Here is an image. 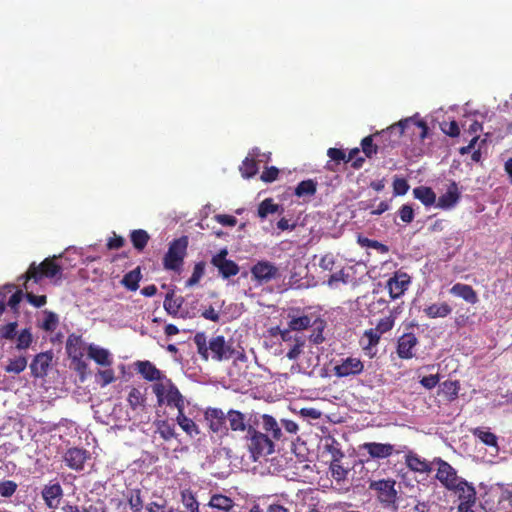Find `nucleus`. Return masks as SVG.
Here are the masks:
<instances>
[{
	"instance_id": "79ce46f5",
	"label": "nucleus",
	"mask_w": 512,
	"mask_h": 512,
	"mask_svg": "<svg viewBox=\"0 0 512 512\" xmlns=\"http://www.w3.org/2000/svg\"><path fill=\"white\" fill-rule=\"evenodd\" d=\"M361 148L367 158H372L378 152L380 153V148H378L377 141H375V133L362 139Z\"/></svg>"
},
{
	"instance_id": "8fccbe9b",
	"label": "nucleus",
	"mask_w": 512,
	"mask_h": 512,
	"mask_svg": "<svg viewBox=\"0 0 512 512\" xmlns=\"http://www.w3.org/2000/svg\"><path fill=\"white\" fill-rule=\"evenodd\" d=\"M32 342H33V335L31 333L30 329H28V328L23 329L17 337L16 349L17 350H26L27 348H29L31 346Z\"/></svg>"
},
{
	"instance_id": "13d9d810",
	"label": "nucleus",
	"mask_w": 512,
	"mask_h": 512,
	"mask_svg": "<svg viewBox=\"0 0 512 512\" xmlns=\"http://www.w3.org/2000/svg\"><path fill=\"white\" fill-rule=\"evenodd\" d=\"M17 322H10L0 327V337L7 340H12L16 336Z\"/></svg>"
},
{
	"instance_id": "2eb2a0df",
	"label": "nucleus",
	"mask_w": 512,
	"mask_h": 512,
	"mask_svg": "<svg viewBox=\"0 0 512 512\" xmlns=\"http://www.w3.org/2000/svg\"><path fill=\"white\" fill-rule=\"evenodd\" d=\"M53 360L52 351H45L34 356L30 363L31 375L34 378H43L47 375L48 369Z\"/></svg>"
},
{
	"instance_id": "864d4df0",
	"label": "nucleus",
	"mask_w": 512,
	"mask_h": 512,
	"mask_svg": "<svg viewBox=\"0 0 512 512\" xmlns=\"http://www.w3.org/2000/svg\"><path fill=\"white\" fill-rule=\"evenodd\" d=\"M18 484L12 480L0 481V496L9 498L17 491Z\"/></svg>"
},
{
	"instance_id": "423d86ee",
	"label": "nucleus",
	"mask_w": 512,
	"mask_h": 512,
	"mask_svg": "<svg viewBox=\"0 0 512 512\" xmlns=\"http://www.w3.org/2000/svg\"><path fill=\"white\" fill-rule=\"evenodd\" d=\"M396 480L392 478L373 480L369 483V489L375 492L378 502L387 509H398V491L395 488Z\"/></svg>"
},
{
	"instance_id": "0e129e2a",
	"label": "nucleus",
	"mask_w": 512,
	"mask_h": 512,
	"mask_svg": "<svg viewBox=\"0 0 512 512\" xmlns=\"http://www.w3.org/2000/svg\"><path fill=\"white\" fill-rule=\"evenodd\" d=\"M399 217L405 223H411L414 219V210L412 206L404 204L399 209Z\"/></svg>"
},
{
	"instance_id": "f03ea898",
	"label": "nucleus",
	"mask_w": 512,
	"mask_h": 512,
	"mask_svg": "<svg viewBox=\"0 0 512 512\" xmlns=\"http://www.w3.org/2000/svg\"><path fill=\"white\" fill-rule=\"evenodd\" d=\"M193 341L197 347L200 357L207 361L209 359V350L212 352V358L216 361L228 360L234 354V349L225 341V337L218 335L209 341L207 346V337L204 332L195 334Z\"/></svg>"
},
{
	"instance_id": "37998d69",
	"label": "nucleus",
	"mask_w": 512,
	"mask_h": 512,
	"mask_svg": "<svg viewBox=\"0 0 512 512\" xmlns=\"http://www.w3.org/2000/svg\"><path fill=\"white\" fill-rule=\"evenodd\" d=\"M181 502L188 511L199 512V503L190 489L181 492Z\"/></svg>"
},
{
	"instance_id": "774afa93",
	"label": "nucleus",
	"mask_w": 512,
	"mask_h": 512,
	"mask_svg": "<svg viewBox=\"0 0 512 512\" xmlns=\"http://www.w3.org/2000/svg\"><path fill=\"white\" fill-rule=\"evenodd\" d=\"M335 265V256L332 253L323 255L319 261V267L323 270L331 271Z\"/></svg>"
},
{
	"instance_id": "bf43d9fd",
	"label": "nucleus",
	"mask_w": 512,
	"mask_h": 512,
	"mask_svg": "<svg viewBox=\"0 0 512 512\" xmlns=\"http://www.w3.org/2000/svg\"><path fill=\"white\" fill-rule=\"evenodd\" d=\"M25 291L26 300L34 307L40 308L47 303V297L45 295H35L31 291H29V289Z\"/></svg>"
},
{
	"instance_id": "bb28decb",
	"label": "nucleus",
	"mask_w": 512,
	"mask_h": 512,
	"mask_svg": "<svg viewBox=\"0 0 512 512\" xmlns=\"http://www.w3.org/2000/svg\"><path fill=\"white\" fill-rule=\"evenodd\" d=\"M66 352L72 361L83 358V343L80 336H76L74 334L68 336L66 342Z\"/></svg>"
},
{
	"instance_id": "3c124183",
	"label": "nucleus",
	"mask_w": 512,
	"mask_h": 512,
	"mask_svg": "<svg viewBox=\"0 0 512 512\" xmlns=\"http://www.w3.org/2000/svg\"><path fill=\"white\" fill-rule=\"evenodd\" d=\"M205 273V262L200 261L195 264L191 277L187 280L186 286L192 287L199 283Z\"/></svg>"
},
{
	"instance_id": "7c9ffc66",
	"label": "nucleus",
	"mask_w": 512,
	"mask_h": 512,
	"mask_svg": "<svg viewBox=\"0 0 512 512\" xmlns=\"http://www.w3.org/2000/svg\"><path fill=\"white\" fill-rule=\"evenodd\" d=\"M424 313L429 318H444L451 314L452 308L446 303H434L427 306L424 310Z\"/></svg>"
},
{
	"instance_id": "c03bdc74",
	"label": "nucleus",
	"mask_w": 512,
	"mask_h": 512,
	"mask_svg": "<svg viewBox=\"0 0 512 512\" xmlns=\"http://www.w3.org/2000/svg\"><path fill=\"white\" fill-rule=\"evenodd\" d=\"M280 208V205L275 204L272 198H266L258 206V216L264 219L269 214L278 212Z\"/></svg>"
},
{
	"instance_id": "39448f33",
	"label": "nucleus",
	"mask_w": 512,
	"mask_h": 512,
	"mask_svg": "<svg viewBox=\"0 0 512 512\" xmlns=\"http://www.w3.org/2000/svg\"><path fill=\"white\" fill-rule=\"evenodd\" d=\"M188 237L181 236L169 243L168 250L163 256L162 265L167 271L180 273L187 255Z\"/></svg>"
},
{
	"instance_id": "cd10ccee",
	"label": "nucleus",
	"mask_w": 512,
	"mask_h": 512,
	"mask_svg": "<svg viewBox=\"0 0 512 512\" xmlns=\"http://www.w3.org/2000/svg\"><path fill=\"white\" fill-rule=\"evenodd\" d=\"M164 404L175 407L178 411L184 410V397L175 384L169 385V390L164 396Z\"/></svg>"
},
{
	"instance_id": "20e7f679",
	"label": "nucleus",
	"mask_w": 512,
	"mask_h": 512,
	"mask_svg": "<svg viewBox=\"0 0 512 512\" xmlns=\"http://www.w3.org/2000/svg\"><path fill=\"white\" fill-rule=\"evenodd\" d=\"M243 439L245 447L249 452V457L254 462L272 454L275 450L272 439L267 434L257 430L256 425L245 434Z\"/></svg>"
},
{
	"instance_id": "a211bd4d",
	"label": "nucleus",
	"mask_w": 512,
	"mask_h": 512,
	"mask_svg": "<svg viewBox=\"0 0 512 512\" xmlns=\"http://www.w3.org/2000/svg\"><path fill=\"white\" fill-rule=\"evenodd\" d=\"M455 486L456 487L450 489L449 491L454 492L458 496L460 504H475L476 490L471 483L461 478V480L458 481Z\"/></svg>"
},
{
	"instance_id": "4c0bfd02",
	"label": "nucleus",
	"mask_w": 512,
	"mask_h": 512,
	"mask_svg": "<svg viewBox=\"0 0 512 512\" xmlns=\"http://www.w3.org/2000/svg\"><path fill=\"white\" fill-rule=\"evenodd\" d=\"M130 240L133 247L137 251L142 252L150 240V235L146 230L136 229L131 231Z\"/></svg>"
},
{
	"instance_id": "b1692460",
	"label": "nucleus",
	"mask_w": 512,
	"mask_h": 512,
	"mask_svg": "<svg viewBox=\"0 0 512 512\" xmlns=\"http://www.w3.org/2000/svg\"><path fill=\"white\" fill-rule=\"evenodd\" d=\"M261 420L262 428L265 431V434H267L272 439V441H279L283 439L281 426L272 415L263 414L261 416Z\"/></svg>"
},
{
	"instance_id": "412c9836",
	"label": "nucleus",
	"mask_w": 512,
	"mask_h": 512,
	"mask_svg": "<svg viewBox=\"0 0 512 512\" xmlns=\"http://www.w3.org/2000/svg\"><path fill=\"white\" fill-rule=\"evenodd\" d=\"M260 156H261L260 149L255 147L251 150V152L249 153V156L246 157L242 161V164L239 169H240L241 175L244 178H251L258 173L259 168H258L256 158H258Z\"/></svg>"
},
{
	"instance_id": "603ef678",
	"label": "nucleus",
	"mask_w": 512,
	"mask_h": 512,
	"mask_svg": "<svg viewBox=\"0 0 512 512\" xmlns=\"http://www.w3.org/2000/svg\"><path fill=\"white\" fill-rule=\"evenodd\" d=\"M158 433L166 441L176 437L174 425L165 420L158 424Z\"/></svg>"
},
{
	"instance_id": "680f3d73",
	"label": "nucleus",
	"mask_w": 512,
	"mask_h": 512,
	"mask_svg": "<svg viewBox=\"0 0 512 512\" xmlns=\"http://www.w3.org/2000/svg\"><path fill=\"white\" fill-rule=\"evenodd\" d=\"M394 326V317L392 316H387V317H384V318H381L375 329L382 335L388 331H390Z\"/></svg>"
},
{
	"instance_id": "6e6d98bb",
	"label": "nucleus",
	"mask_w": 512,
	"mask_h": 512,
	"mask_svg": "<svg viewBox=\"0 0 512 512\" xmlns=\"http://www.w3.org/2000/svg\"><path fill=\"white\" fill-rule=\"evenodd\" d=\"M359 153V148H354L350 150L348 155H346L345 163L352 162L351 166L354 169H360L363 166L365 159L363 157H358Z\"/></svg>"
},
{
	"instance_id": "c9c22d12",
	"label": "nucleus",
	"mask_w": 512,
	"mask_h": 512,
	"mask_svg": "<svg viewBox=\"0 0 512 512\" xmlns=\"http://www.w3.org/2000/svg\"><path fill=\"white\" fill-rule=\"evenodd\" d=\"M183 302H184L183 297H181V296L175 297L174 292L172 291V292H168L166 294L163 306H164L165 311L169 315L175 317L179 313V310H180Z\"/></svg>"
},
{
	"instance_id": "aec40b11",
	"label": "nucleus",
	"mask_w": 512,
	"mask_h": 512,
	"mask_svg": "<svg viewBox=\"0 0 512 512\" xmlns=\"http://www.w3.org/2000/svg\"><path fill=\"white\" fill-rule=\"evenodd\" d=\"M461 193L456 182H452L447 191L442 194L436 203V207L447 210L453 208L460 200Z\"/></svg>"
},
{
	"instance_id": "a18cd8bd",
	"label": "nucleus",
	"mask_w": 512,
	"mask_h": 512,
	"mask_svg": "<svg viewBox=\"0 0 512 512\" xmlns=\"http://www.w3.org/2000/svg\"><path fill=\"white\" fill-rule=\"evenodd\" d=\"M27 367V358L25 356H19L14 359H9L8 364L5 366V372L20 374Z\"/></svg>"
},
{
	"instance_id": "c756f323",
	"label": "nucleus",
	"mask_w": 512,
	"mask_h": 512,
	"mask_svg": "<svg viewBox=\"0 0 512 512\" xmlns=\"http://www.w3.org/2000/svg\"><path fill=\"white\" fill-rule=\"evenodd\" d=\"M88 356L101 366H111L112 359L108 350L90 345L88 348Z\"/></svg>"
},
{
	"instance_id": "0eeeda50",
	"label": "nucleus",
	"mask_w": 512,
	"mask_h": 512,
	"mask_svg": "<svg viewBox=\"0 0 512 512\" xmlns=\"http://www.w3.org/2000/svg\"><path fill=\"white\" fill-rule=\"evenodd\" d=\"M204 419L207 422L209 430L218 437L223 438L229 435L227 427V413L220 408L209 407L204 412Z\"/></svg>"
},
{
	"instance_id": "c85d7f7f",
	"label": "nucleus",
	"mask_w": 512,
	"mask_h": 512,
	"mask_svg": "<svg viewBox=\"0 0 512 512\" xmlns=\"http://www.w3.org/2000/svg\"><path fill=\"white\" fill-rule=\"evenodd\" d=\"M460 386L458 381L446 380L439 386L438 395L446 402H452L458 397Z\"/></svg>"
},
{
	"instance_id": "473e14b6",
	"label": "nucleus",
	"mask_w": 512,
	"mask_h": 512,
	"mask_svg": "<svg viewBox=\"0 0 512 512\" xmlns=\"http://www.w3.org/2000/svg\"><path fill=\"white\" fill-rule=\"evenodd\" d=\"M141 279V268L138 266L123 276L121 284L129 291H136L139 288Z\"/></svg>"
},
{
	"instance_id": "6ab92c4d",
	"label": "nucleus",
	"mask_w": 512,
	"mask_h": 512,
	"mask_svg": "<svg viewBox=\"0 0 512 512\" xmlns=\"http://www.w3.org/2000/svg\"><path fill=\"white\" fill-rule=\"evenodd\" d=\"M41 494L47 507L54 509L57 508L60 504V500L63 496V489L61 485L56 482L53 484L45 485Z\"/></svg>"
},
{
	"instance_id": "4d7b16f0",
	"label": "nucleus",
	"mask_w": 512,
	"mask_h": 512,
	"mask_svg": "<svg viewBox=\"0 0 512 512\" xmlns=\"http://www.w3.org/2000/svg\"><path fill=\"white\" fill-rule=\"evenodd\" d=\"M363 338L367 339L368 341L367 345L364 346V349L366 350L376 346L379 343L381 334L375 328H371L364 332Z\"/></svg>"
},
{
	"instance_id": "4be33fe9",
	"label": "nucleus",
	"mask_w": 512,
	"mask_h": 512,
	"mask_svg": "<svg viewBox=\"0 0 512 512\" xmlns=\"http://www.w3.org/2000/svg\"><path fill=\"white\" fill-rule=\"evenodd\" d=\"M405 464L413 472L430 473L432 471L431 463L426 459L420 458L411 450L405 455Z\"/></svg>"
},
{
	"instance_id": "4468645a",
	"label": "nucleus",
	"mask_w": 512,
	"mask_h": 512,
	"mask_svg": "<svg viewBox=\"0 0 512 512\" xmlns=\"http://www.w3.org/2000/svg\"><path fill=\"white\" fill-rule=\"evenodd\" d=\"M411 283V277L403 271H396L387 281V288L392 299L401 297L408 289Z\"/></svg>"
},
{
	"instance_id": "58836bf2",
	"label": "nucleus",
	"mask_w": 512,
	"mask_h": 512,
	"mask_svg": "<svg viewBox=\"0 0 512 512\" xmlns=\"http://www.w3.org/2000/svg\"><path fill=\"white\" fill-rule=\"evenodd\" d=\"M176 421L182 430L185 431L188 435L194 436L200 433L197 424L184 414V410L178 411Z\"/></svg>"
},
{
	"instance_id": "2f4dec72",
	"label": "nucleus",
	"mask_w": 512,
	"mask_h": 512,
	"mask_svg": "<svg viewBox=\"0 0 512 512\" xmlns=\"http://www.w3.org/2000/svg\"><path fill=\"white\" fill-rule=\"evenodd\" d=\"M413 195L426 207L434 205L436 202V194L430 187L419 186L413 189Z\"/></svg>"
},
{
	"instance_id": "49530a36",
	"label": "nucleus",
	"mask_w": 512,
	"mask_h": 512,
	"mask_svg": "<svg viewBox=\"0 0 512 512\" xmlns=\"http://www.w3.org/2000/svg\"><path fill=\"white\" fill-rule=\"evenodd\" d=\"M329 468L331 476L336 482L344 481L349 473V470L344 468L337 459L331 461Z\"/></svg>"
},
{
	"instance_id": "7ed1b4c3",
	"label": "nucleus",
	"mask_w": 512,
	"mask_h": 512,
	"mask_svg": "<svg viewBox=\"0 0 512 512\" xmlns=\"http://www.w3.org/2000/svg\"><path fill=\"white\" fill-rule=\"evenodd\" d=\"M56 257H48L44 259L40 264L32 262L23 275L18 280H23V287L25 290L30 289V282L39 283L43 278H54L61 276L62 267L55 262Z\"/></svg>"
},
{
	"instance_id": "a878e982",
	"label": "nucleus",
	"mask_w": 512,
	"mask_h": 512,
	"mask_svg": "<svg viewBox=\"0 0 512 512\" xmlns=\"http://www.w3.org/2000/svg\"><path fill=\"white\" fill-rule=\"evenodd\" d=\"M127 402L133 411H144L146 407V389L142 391L140 388H130L127 396Z\"/></svg>"
},
{
	"instance_id": "ea45409f",
	"label": "nucleus",
	"mask_w": 512,
	"mask_h": 512,
	"mask_svg": "<svg viewBox=\"0 0 512 512\" xmlns=\"http://www.w3.org/2000/svg\"><path fill=\"white\" fill-rule=\"evenodd\" d=\"M126 499L132 512H142L144 502L142 499L140 489L136 488L128 490L126 494Z\"/></svg>"
},
{
	"instance_id": "69168bd1",
	"label": "nucleus",
	"mask_w": 512,
	"mask_h": 512,
	"mask_svg": "<svg viewBox=\"0 0 512 512\" xmlns=\"http://www.w3.org/2000/svg\"><path fill=\"white\" fill-rule=\"evenodd\" d=\"M409 190L408 182L404 178H396L393 181V191L395 195H404Z\"/></svg>"
},
{
	"instance_id": "6e6552de",
	"label": "nucleus",
	"mask_w": 512,
	"mask_h": 512,
	"mask_svg": "<svg viewBox=\"0 0 512 512\" xmlns=\"http://www.w3.org/2000/svg\"><path fill=\"white\" fill-rule=\"evenodd\" d=\"M434 464L438 466L435 478L445 487L447 490L456 487V483L461 480L458 476L456 469L442 458H435Z\"/></svg>"
},
{
	"instance_id": "338daca9",
	"label": "nucleus",
	"mask_w": 512,
	"mask_h": 512,
	"mask_svg": "<svg viewBox=\"0 0 512 512\" xmlns=\"http://www.w3.org/2000/svg\"><path fill=\"white\" fill-rule=\"evenodd\" d=\"M440 381L439 374H431L428 376H424L420 379V384L425 387L426 389L430 390L435 388Z\"/></svg>"
},
{
	"instance_id": "5fc2aeb1",
	"label": "nucleus",
	"mask_w": 512,
	"mask_h": 512,
	"mask_svg": "<svg viewBox=\"0 0 512 512\" xmlns=\"http://www.w3.org/2000/svg\"><path fill=\"white\" fill-rule=\"evenodd\" d=\"M358 242L362 247L373 248L381 253L388 252V247L377 240H372L366 237H359Z\"/></svg>"
},
{
	"instance_id": "f704fd0d",
	"label": "nucleus",
	"mask_w": 512,
	"mask_h": 512,
	"mask_svg": "<svg viewBox=\"0 0 512 512\" xmlns=\"http://www.w3.org/2000/svg\"><path fill=\"white\" fill-rule=\"evenodd\" d=\"M471 433L474 437L478 438L483 444L495 447L498 450V437L490 432L489 430H486L483 427H476L471 430Z\"/></svg>"
},
{
	"instance_id": "f257e3e1",
	"label": "nucleus",
	"mask_w": 512,
	"mask_h": 512,
	"mask_svg": "<svg viewBox=\"0 0 512 512\" xmlns=\"http://www.w3.org/2000/svg\"><path fill=\"white\" fill-rule=\"evenodd\" d=\"M405 133L417 136L420 141H423L429 134V127L424 120L410 117L389 126L387 129L376 132L375 141H377V146L380 148V153L383 155L389 154L400 144L401 137Z\"/></svg>"
},
{
	"instance_id": "e433bc0d",
	"label": "nucleus",
	"mask_w": 512,
	"mask_h": 512,
	"mask_svg": "<svg viewBox=\"0 0 512 512\" xmlns=\"http://www.w3.org/2000/svg\"><path fill=\"white\" fill-rule=\"evenodd\" d=\"M317 185V182L313 179L303 180L296 186L294 194L298 198L312 197L316 194Z\"/></svg>"
},
{
	"instance_id": "9d476101",
	"label": "nucleus",
	"mask_w": 512,
	"mask_h": 512,
	"mask_svg": "<svg viewBox=\"0 0 512 512\" xmlns=\"http://www.w3.org/2000/svg\"><path fill=\"white\" fill-rule=\"evenodd\" d=\"M227 255L228 250L223 248L211 258V264L218 269V273L223 279H229L240 271L239 265L233 260L227 259Z\"/></svg>"
},
{
	"instance_id": "a19ab883",
	"label": "nucleus",
	"mask_w": 512,
	"mask_h": 512,
	"mask_svg": "<svg viewBox=\"0 0 512 512\" xmlns=\"http://www.w3.org/2000/svg\"><path fill=\"white\" fill-rule=\"evenodd\" d=\"M171 379L167 378L165 375H163V379L159 380V382H156L153 386V392L156 395L157 403L159 406L164 405V396L169 390V385H173Z\"/></svg>"
},
{
	"instance_id": "e2e57ef3",
	"label": "nucleus",
	"mask_w": 512,
	"mask_h": 512,
	"mask_svg": "<svg viewBox=\"0 0 512 512\" xmlns=\"http://www.w3.org/2000/svg\"><path fill=\"white\" fill-rule=\"evenodd\" d=\"M279 169L275 166L266 167L262 172L260 179L265 183H271L278 178Z\"/></svg>"
},
{
	"instance_id": "393cba45",
	"label": "nucleus",
	"mask_w": 512,
	"mask_h": 512,
	"mask_svg": "<svg viewBox=\"0 0 512 512\" xmlns=\"http://www.w3.org/2000/svg\"><path fill=\"white\" fill-rule=\"evenodd\" d=\"M136 369L147 381H159L163 379V373L150 361H138Z\"/></svg>"
},
{
	"instance_id": "5701e85b",
	"label": "nucleus",
	"mask_w": 512,
	"mask_h": 512,
	"mask_svg": "<svg viewBox=\"0 0 512 512\" xmlns=\"http://www.w3.org/2000/svg\"><path fill=\"white\" fill-rule=\"evenodd\" d=\"M450 293L472 305L479 301L477 292L468 284L456 283L450 288Z\"/></svg>"
},
{
	"instance_id": "09e8293b",
	"label": "nucleus",
	"mask_w": 512,
	"mask_h": 512,
	"mask_svg": "<svg viewBox=\"0 0 512 512\" xmlns=\"http://www.w3.org/2000/svg\"><path fill=\"white\" fill-rule=\"evenodd\" d=\"M44 314L45 318L40 327L46 332L55 331L59 323L57 314L52 311H45Z\"/></svg>"
},
{
	"instance_id": "9b49d317",
	"label": "nucleus",
	"mask_w": 512,
	"mask_h": 512,
	"mask_svg": "<svg viewBox=\"0 0 512 512\" xmlns=\"http://www.w3.org/2000/svg\"><path fill=\"white\" fill-rule=\"evenodd\" d=\"M227 427L229 431L233 433H245L247 434L250 429L258 424V421H251V418L247 419L246 415L239 410L229 409L227 411Z\"/></svg>"
},
{
	"instance_id": "de8ad7c7",
	"label": "nucleus",
	"mask_w": 512,
	"mask_h": 512,
	"mask_svg": "<svg viewBox=\"0 0 512 512\" xmlns=\"http://www.w3.org/2000/svg\"><path fill=\"white\" fill-rule=\"evenodd\" d=\"M311 326V318L307 315L292 317L288 322V327L292 331H301Z\"/></svg>"
},
{
	"instance_id": "1a4fd4ad",
	"label": "nucleus",
	"mask_w": 512,
	"mask_h": 512,
	"mask_svg": "<svg viewBox=\"0 0 512 512\" xmlns=\"http://www.w3.org/2000/svg\"><path fill=\"white\" fill-rule=\"evenodd\" d=\"M252 278L260 285L280 277L279 268L267 260L258 261L251 267Z\"/></svg>"
},
{
	"instance_id": "dca6fc26",
	"label": "nucleus",
	"mask_w": 512,
	"mask_h": 512,
	"mask_svg": "<svg viewBox=\"0 0 512 512\" xmlns=\"http://www.w3.org/2000/svg\"><path fill=\"white\" fill-rule=\"evenodd\" d=\"M360 449L367 451L373 459H384L394 453V446L390 443L366 442L360 446Z\"/></svg>"
},
{
	"instance_id": "f8f14e48",
	"label": "nucleus",
	"mask_w": 512,
	"mask_h": 512,
	"mask_svg": "<svg viewBox=\"0 0 512 512\" xmlns=\"http://www.w3.org/2000/svg\"><path fill=\"white\" fill-rule=\"evenodd\" d=\"M364 363L356 357L341 359L333 368L335 376L339 378L356 376L363 372Z\"/></svg>"
},
{
	"instance_id": "72a5a7b5",
	"label": "nucleus",
	"mask_w": 512,
	"mask_h": 512,
	"mask_svg": "<svg viewBox=\"0 0 512 512\" xmlns=\"http://www.w3.org/2000/svg\"><path fill=\"white\" fill-rule=\"evenodd\" d=\"M208 506L222 512H229L233 506V500L222 494H214L211 496Z\"/></svg>"
},
{
	"instance_id": "052dcab7",
	"label": "nucleus",
	"mask_w": 512,
	"mask_h": 512,
	"mask_svg": "<svg viewBox=\"0 0 512 512\" xmlns=\"http://www.w3.org/2000/svg\"><path fill=\"white\" fill-rule=\"evenodd\" d=\"M441 129L446 135L450 137H457L460 134L459 125L455 120L450 122H443L441 124Z\"/></svg>"
},
{
	"instance_id": "ddd939ff",
	"label": "nucleus",
	"mask_w": 512,
	"mask_h": 512,
	"mask_svg": "<svg viewBox=\"0 0 512 512\" xmlns=\"http://www.w3.org/2000/svg\"><path fill=\"white\" fill-rule=\"evenodd\" d=\"M91 454L84 448L72 447L65 451L63 454V461L65 465L75 471H82L87 460Z\"/></svg>"
},
{
	"instance_id": "f3484780",
	"label": "nucleus",
	"mask_w": 512,
	"mask_h": 512,
	"mask_svg": "<svg viewBox=\"0 0 512 512\" xmlns=\"http://www.w3.org/2000/svg\"><path fill=\"white\" fill-rule=\"evenodd\" d=\"M418 344V339L414 333H405L399 337L397 342V355L401 359H411L414 357V348Z\"/></svg>"
}]
</instances>
